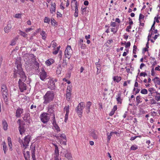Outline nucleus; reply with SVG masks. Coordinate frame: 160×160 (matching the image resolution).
<instances>
[{"label": "nucleus", "mask_w": 160, "mask_h": 160, "mask_svg": "<svg viewBox=\"0 0 160 160\" xmlns=\"http://www.w3.org/2000/svg\"><path fill=\"white\" fill-rule=\"evenodd\" d=\"M16 65V68H15L14 70V76L15 77L17 76V74H18L20 77L22 78V81H25L26 80V76L23 71L22 67L21 58L18 57L16 59L15 63Z\"/></svg>", "instance_id": "obj_1"}, {"label": "nucleus", "mask_w": 160, "mask_h": 160, "mask_svg": "<svg viewBox=\"0 0 160 160\" xmlns=\"http://www.w3.org/2000/svg\"><path fill=\"white\" fill-rule=\"evenodd\" d=\"M54 96V94L53 92L50 91H47L43 97L44 100L43 104H47L52 101Z\"/></svg>", "instance_id": "obj_2"}, {"label": "nucleus", "mask_w": 160, "mask_h": 160, "mask_svg": "<svg viewBox=\"0 0 160 160\" xmlns=\"http://www.w3.org/2000/svg\"><path fill=\"white\" fill-rule=\"evenodd\" d=\"M84 107V102H81L78 104L76 109L77 113L79 115V117H81L82 113V110Z\"/></svg>", "instance_id": "obj_3"}, {"label": "nucleus", "mask_w": 160, "mask_h": 160, "mask_svg": "<svg viewBox=\"0 0 160 160\" xmlns=\"http://www.w3.org/2000/svg\"><path fill=\"white\" fill-rule=\"evenodd\" d=\"M48 114L46 113H43L40 115L41 120L44 123L47 122L49 120L50 118L48 116Z\"/></svg>", "instance_id": "obj_4"}, {"label": "nucleus", "mask_w": 160, "mask_h": 160, "mask_svg": "<svg viewBox=\"0 0 160 160\" xmlns=\"http://www.w3.org/2000/svg\"><path fill=\"white\" fill-rule=\"evenodd\" d=\"M18 84L21 92H22L26 90L27 89V86L26 84L22 82L21 79L19 80Z\"/></svg>", "instance_id": "obj_5"}, {"label": "nucleus", "mask_w": 160, "mask_h": 160, "mask_svg": "<svg viewBox=\"0 0 160 160\" xmlns=\"http://www.w3.org/2000/svg\"><path fill=\"white\" fill-rule=\"evenodd\" d=\"M72 53V50L70 46L68 45L65 52V55L66 57L69 58Z\"/></svg>", "instance_id": "obj_6"}, {"label": "nucleus", "mask_w": 160, "mask_h": 160, "mask_svg": "<svg viewBox=\"0 0 160 160\" xmlns=\"http://www.w3.org/2000/svg\"><path fill=\"white\" fill-rule=\"evenodd\" d=\"M31 140V136L28 135L26 136L24 138V143L23 144V147H25L24 149L27 148L28 146V144Z\"/></svg>", "instance_id": "obj_7"}, {"label": "nucleus", "mask_w": 160, "mask_h": 160, "mask_svg": "<svg viewBox=\"0 0 160 160\" xmlns=\"http://www.w3.org/2000/svg\"><path fill=\"white\" fill-rule=\"evenodd\" d=\"M55 149L54 151V156L52 158L51 160H59L58 158L59 150L58 146L56 145H54Z\"/></svg>", "instance_id": "obj_8"}, {"label": "nucleus", "mask_w": 160, "mask_h": 160, "mask_svg": "<svg viewBox=\"0 0 160 160\" xmlns=\"http://www.w3.org/2000/svg\"><path fill=\"white\" fill-rule=\"evenodd\" d=\"M20 120L19 119L18 121V122H19V131L20 132V133L21 135H22L23 133L25 132V124L22 123H20Z\"/></svg>", "instance_id": "obj_9"}, {"label": "nucleus", "mask_w": 160, "mask_h": 160, "mask_svg": "<svg viewBox=\"0 0 160 160\" xmlns=\"http://www.w3.org/2000/svg\"><path fill=\"white\" fill-rule=\"evenodd\" d=\"M49 88L52 90L55 89L56 86L53 78L50 79L48 82Z\"/></svg>", "instance_id": "obj_10"}, {"label": "nucleus", "mask_w": 160, "mask_h": 160, "mask_svg": "<svg viewBox=\"0 0 160 160\" xmlns=\"http://www.w3.org/2000/svg\"><path fill=\"white\" fill-rule=\"evenodd\" d=\"M39 75L42 81H44L46 77L47 73L46 72L44 71L43 69L41 70V71L40 72Z\"/></svg>", "instance_id": "obj_11"}, {"label": "nucleus", "mask_w": 160, "mask_h": 160, "mask_svg": "<svg viewBox=\"0 0 160 160\" xmlns=\"http://www.w3.org/2000/svg\"><path fill=\"white\" fill-rule=\"evenodd\" d=\"M23 120L26 122L30 124V114L28 113H26L23 118Z\"/></svg>", "instance_id": "obj_12"}, {"label": "nucleus", "mask_w": 160, "mask_h": 160, "mask_svg": "<svg viewBox=\"0 0 160 160\" xmlns=\"http://www.w3.org/2000/svg\"><path fill=\"white\" fill-rule=\"evenodd\" d=\"M11 28V23L9 21L8 22L7 26L4 27V30L6 33H8L10 31Z\"/></svg>", "instance_id": "obj_13"}, {"label": "nucleus", "mask_w": 160, "mask_h": 160, "mask_svg": "<svg viewBox=\"0 0 160 160\" xmlns=\"http://www.w3.org/2000/svg\"><path fill=\"white\" fill-rule=\"evenodd\" d=\"M65 157L68 159V160H72L71 159L72 158V155L71 153L68 152L67 150H65V151L64 152Z\"/></svg>", "instance_id": "obj_14"}, {"label": "nucleus", "mask_w": 160, "mask_h": 160, "mask_svg": "<svg viewBox=\"0 0 160 160\" xmlns=\"http://www.w3.org/2000/svg\"><path fill=\"white\" fill-rule=\"evenodd\" d=\"M23 109L20 108H18L16 112V116L17 117H19L21 116V114L23 112Z\"/></svg>", "instance_id": "obj_15"}, {"label": "nucleus", "mask_w": 160, "mask_h": 160, "mask_svg": "<svg viewBox=\"0 0 160 160\" xmlns=\"http://www.w3.org/2000/svg\"><path fill=\"white\" fill-rule=\"evenodd\" d=\"M92 104V102H87V103L86 105V111L87 113H88L90 111V107L91 106Z\"/></svg>", "instance_id": "obj_16"}, {"label": "nucleus", "mask_w": 160, "mask_h": 160, "mask_svg": "<svg viewBox=\"0 0 160 160\" xmlns=\"http://www.w3.org/2000/svg\"><path fill=\"white\" fill-rule=\"evenodd\" d=\"M75 11L74 13V16L76 18L78 17V3L76 2L75 3Z\"/></svg>", "instance_id": "obj_17"}, {"label": "nucleus", "mask_w": 160, "mask_h": 160, "mask_svg": "<svg viewBox=\"0 0 160 160\" xmlns=\"http://www.w3.org/2000/svg\"><path fill=\"white\" fill-rule=\"evenodd\" d=\"M23 153L24 155V156L25 160H28V158H30V152L29 151L26 152V153L25 152V151L24 150L23 151Z\"/></svg>", "instance_id": "obj_18"}, {"label": "nucleus", "mask_w": 160, "mask_h": 160, "mask_svg": "<svg viewBox=\"0 0 160 160\" xmlns=\"http://www.w3.org/2000/svg\"><path fill=\"white\" fill-rule=\"evenodd\" d=\"M152 80L153 81L155 84L157 83L158 85H160V79L159 78L156 77Z\"/></svg>", "instance_id": "obj_19"}, {"label": "nucleus", "mask_w": 160, "mask_h": 160, "mask_svg": "<svg viewBox=\"0 0 160 160\" xmlns=\"http://www.w3.org/2000/svg\"><path fill=\"white\" fill-rule=\"evenodd\" d=\"M52 8L50 9L51 13H52V11L55 12L56 10V4L55 3H51Z\"/></svg>", "instance_id": "obj_20"}, {"label": "nucleus", "mask_w": 160, "mask_h": 160, "mask_svg": "<svg viewBox=\"0 0 160 160\" xmlns=\"http://www.w3.org/2000/svg\"><path fill=\"white\" fill-rule=\"evenodd\" d=\"M53 108L52 105H49L48 106V112L50 114H54L53 113L54 112Z\"/></svg>", "instance_id": "obj_21"}, {"label": "nucleus", "mask_w": 160, "mask_h": 160, "mask_svg": "<svg viewBox=\"0 0 160 160\" xmlns=\"http://www.w3.org/2000/svg\"><path fill=\"white\" fill-rule=\"evenodd\" d=\"M113 81L115 82H118L121 80V78L118 76H115L113 78Z\"/></svg>", "instance_id": "obj_22"}, {"label": "nucleus", "mask_w": 160, "mask_h": 160, "mask_svg": "<svg viewBox=\"0 0 160 160\" xmlns=\"http://www.w3.org/2000/svg\"><path fill=\"white\" fill-rule=\"evenodd\" d=\"M2 96L4 98V100L5 102H7L8 100L7 98V95H8L7 92H2Z\"/></svg>", "instance_id": "obj_23"}, {"label": "nucleus", "mask_w": 160, "mask_h": 160, "mask_svg": "<svg viewBox=\"0 0 160 160\" xmlns=\"http://www.w3.org/2000/svg\"><path fill=\"white\" fill-rule=\"evenodd\" d=\"M116 99L118 103L121 104L122 103V99L121 98V94L120 93L118 94V97L116 98Z\"/></svg>", "instance_id": "obj_24"}, {"label": "nucleus", "mask_w": 160, "mask_h": 160, "mask_svg": "<svg viewBox=\"0 0 160 160\" xmlns=\"http://www.w3.org/2000/svg\"><path fill=\"white\" fill-rule=\"evenodd\" d=\"M141 99L142 98H141L140 96H138L136 97V100L137 102V105H138V104L141 103L142 102V101H141Z\"/></svg>", "instance_id": "obj_25"}, {"label": "nucleus", "mask_w": 160, "mask_h": 160, "mask_svg": "<svg viewBox=\"0 0 160 160\" xmlns=\"http://www.w3.org/2000/svg\"><path fill=\"white\" fill-rule=\"evenodd\" d=\"M2 145H3V150L4 152V153L5 154L6 153V152L7 150V148L6 145V143L5 142H2Z\"/></svg>", "instance_id": "obj_26"}, {"label": "nucleus", "mask_w": 160, "mask_h": 160, "mask_svg": "<svg viewBox=\"0 0 160 160\" xmlns=\"http://www.w3.org/2000/svg\"><path fill=\"white\" fill-rule=\"evenodd\" d=\"M2 124L3 125V129L5 130H7L8 128V126L7 122L5 121L3 122Z\"/></svg>", "instance_id": "obj_27"}, {"label": "nucleus", "mask_w": 160, "mask_h": 160, "mask_svg": "<svg viewBox=\"0 0 160 160\" xmlns=\"http://www.w3.org/2000/svg\"><path fill=\"white\" fill-rule=\"evenodd\" d=\"M34 67L36 70H38L39 68V64L36 61H35L34 62Z\"/></svg>", "instance_id": "obj_28"}, {"label": "nucleus", "mask_w": 160, "mask_h": 160, "mask_svg": "<svg viewBox=\"0 0 160 160\" xmlns=\"http://www.w3.org/2000/svg\"><path fill=\"white\" fill-rule=\"evenodd\" d=\"M18 38H15L13 39L10 45L12 46L14 45L16 43V41H17Z\"/></svg>", "instance_id": "obj_29"}, {"label": "nucleus", "mask_w": 160, "mask_h": 160, "mask_svg": "<svg viewBox=\"0 0 160 160\" xmlns=\"http://www.w3.org/2000/svg\"><path fill=\"white\" fill-rule=\"evenodd\" d=\"M64 141H63L62 142L61 141V139H60L59 142H60V144H63L64 145H66L67 144H66V142H67V139H63Z\"/></svg>", "instance_id": "obj_30"}, {"label": "nucleus", "mask_w": 160, "mask_h": 160, "mask_svg": "<svg viewBox=\"0 0 160 160\" xmlns=\"http://www.w3.org/2000/svg\"><path fill=\"white\" fill-rule=\"evenodd\" d=\"M141 93L142 94H146L148 93V91L145 89H143L141 90Z\"/></svg>", "instance_id": "obj_31"}, {"label": "nucleus", "mask_w": 160, "mask_h": 160, "mask_svg": "<svg viewBox=\"0 0 160 160\" xmlns=\"http://www.w3.org/2000/svg\"><path fill=\"white\" fill-rule=\"evenodd\" d=\"M53 126L57 132L60 131V129L57 124H55Z\"/></svg>", "instance_id": "obj_32"}, {"label": "nucleus", "mask_w": 160, "mask_h": 160, "mask_svg": "<svg viewBox=\"0 0 160 160\" xmlns=\"http://www.w3.org/2000/svg\"><path fill=\"white\" fill-rule=\"evenodd\" d=\"M91 136L94 139H97V136L94 132H92Z\"/></svg>", "instance_id": "obj_33"}, {"label": "nucleus", "mask_w": 160, "mask_h": 160, "mask_svg": "<svg viewBox=\"0 0 160 160\" xmlns=\"http://www.w3.org/2000/svg\"><path fill=\"white\" fill-rule=\"evenodd\" d=\"M41 35L42 36V38L43 39H45L46 38V37L45 36V35H46V34L45 32L42 31L41 33Z\"/></svg>", "instance_id": "obj_34"}, {"label": "nucleus", "mask_w": 160, "mask_h": 160, "mask_svg": "<svg viewBox=\"0 0 160 160\" xmlns=\"http://www.w3.org/2000/svg\"><path fill=\"white\" fill-rule=\"evenodd\" d=\"M59 137L60 139H66V137L64 134H60Z\"/></svg>", "instance_id": "obj_35"}, {"label": "nucleus", "mask_w": 160, "mask_h": 160, "mask_svg": "<svg viewBox=\"0 0 160 160\" xmlns=\"http://www.w3.org/2000/svg\"><path fill=\"white\" fill-rule=\"evenodd\" d=\"M62 65L64 67H66L67 66V63L66 61L64 60H63V62L62 63Z\"/></svg>", "instance_id": "obj_36"}, {"label": "nucleus", "mask_w": 160, "mask_h": 160, "mask_svg": "<svg viewBox=\"0 0 160 160\" xmlns=\"http://www.w3.org/2000/svg\"><path fill=\"white\" fill-rule=\"evenodd\" d=\"M50 19L47 17H45L44 19V22L45 23H49V22H50Z\"/></svg>", "instance_id": "obj_37"}, {"label": "nucleus", "mask_w": 160, "mask_h": 160, "mask_svg": "<svg viewBox=\"0 0 160 160\" xmlns=\"http://www.w3.org/2000/svg\"><path fill=\"white\" fill-rule=\"evenodd\" d=\"M20 34L24 37H26L27 36V34L21 31H20Z\"/></svg>", "instance_id": "obj_38"}, {"label": "nucleus", "mask_w": 160, "mask_h": 160, "mask_svg": "<svg viewBox=\"0 0 160 160\" xmlns=\"http://www.w3.org/2000/svg\"><path fill=\"white\" fill-rule=\"evenodd\" d=\"M144 17V16L143 14H142L141 13H140L139 15V20L140 22H141V19H143Z\"/></svg>", "instance_id": "obj_39"}, {"label": "nucleus", "mask_w": 160, "mask_h": 160, "mask_svg": "<svg viewBox=\"0 0 160 160\" xmlns=\"http://www.w3.org/2000/svg\"><path fill=\"white\" fill-rule=\"evenodd\" d=\"M107 135L108 136V137H107L108 142H109L111 139V136H112V135L109 134V132H108L107 133Z\"/></svg>", "instance_id": "obj_40"}, {"label": "nucleus", "mask_w": 160, "mask_h": 160, "mask_svg": "<svg viewBox=\"0 0 160 160\" xmlns=\"http://www.w3.org/2000/svg\"><path fill=\"white\" fill-rule=\"evenodd\" d=\"M51 23L52 25H55L56 22L55 20L53 18H51Z\"/></svg>", "instance_id": "obj_41"}, {"label": "nucleus", "mask_w": 160, "mask_h": 160, "mask_svg": "<svg viewBox=\"0 0 160 160\" xmlns=\"http://www.w3.org/2000/svg\"><path fill=\"white\" fill-rule=\"evenodd\" d=\"M138 148L137 147L136 145H132L131 147V149L133 150H135Z\"/></svg>", "instance_id": "obj_42"}, {"label": "nucleus", "mask_w": 160, "mask_h": 160, "mask_svg": "<svg viewBox=\"0 0 160 160\" xmlns=\"http://www.w3.org/2000/svg\"><path fill=\"white\" fill-rule=\"evenodd\" d=\"M69 106H68L64 108V109L66 111V113H69Z\"/></svg>", "instance_id": "obj_43"}, {"label": "nucleus", "mask_w": 160, "mask_h": 160, "mask_svg": "<svg viewBox=\"0 0 160 160\" xmlns=\"http://www.w3.org/2000/svg\"><path fill=\"white\" fill-rule=\"evenodd\" d=\"M53 122H52V123L53 125H54L55 124H57V123H56V122L55 119V115L54 114H53Z\"/></svg>", "instance_id": "obj_44"}, {"label": "nucleus", "mask_w": 160, "mask_h": 160, "mask_svg": "<svg viewBox=\"0 0 160 160\" xmlns=\"http://www.w3.org/2000/svg\"><path fill=\"white\" fill-rule=\"evenodd\" d=\"M15 17L16 18H21V14H16L15 15Z\"/></svg>", "instance_id": "obj_45"}, {"label": "nucleus", "mask_w": 160, "mask_h": 160, "mask_svg": "<svg viewBox=\"0 0 160 160\" xmlns=\"http://www.w3.org/2000/svg\"><path fill=\"white\" fill-rule=\"evenodd\" d=\"M37 106L36 105H34L33 104H32L30 107V109H34V110H36V108Z\"/></svg>", "instance_id": "obj_46"}, {"label": "nucleus", "mask_w": 160, "mask_h": 160, "mask_svg": "<svg viewBox=\"0 0 160 160\" xmlns=\"http://www.w3.org/2000/svg\"><path fill=\"white\" fill-rule=\"evenodd\" d=\"M69 113H66L65 116L64 122H66L68 119V115Z\"/></svg>", "instance_id": "obj_47"}, {"label": "nucleus", "mask_w": 160, "mask_h": 160, "mask_svg": "<svg viewBox=\"0 0 160 160\" xmlns=\"http://www.w3.org/2000/svg\"><path fill=\"white\" fill-rule=\"evenodd\" d=\"M131 45L130 42H126V44L125 45V48H128Z\"/></svg>", "instance_id": "obj_48"}, {"label": "nucleus", "mask_w": 160, "mask_h": 160, "mask_svg": "<svg viewBox=\"0 0 160 160\" xmlns=\"http://www.w3.org/2000/svg\"><path fill=\"white\" fill-rule=\"evenodd\" d=\"M155 99L158 101H159L160 100V96H156L155 97Z\"/></svg>", "instance_id": "obj_49"}, {"label": "nucleus", "mask_w": 160, "mask_h": 160, "mask_svg": "<svg viewBox=\"0 0 160 160\" xmlns=\"http://www.w3.org/2000/svg\"><path fill=\"white\" fill-rule=\"evenodd\" d=\"M150 101H151V104H156L157 103L156 101L155 100H154L153 99H151Z\"/></svg>", "instance_id": "obj_50"}, {"label": "nucleus", "mask_w": 160, "mask_h": 160, "mask_svg": "<svg viewBox=\"0 0 160 160\" xmlns=\"http://www.w3.org/2000/svg\"><path fill=\"white\" fill-rule=\"evenodd\" d=\"M83 42V40L82 39H80V41H79V45L81 46V47H82V46Z\"/></svg>", "instance_id": "obj_51"}, {"label": "nucleus", "mask_w": 160, "mask_h": 160, "mask_svg": "<svg viewBox=\"0 0 160 160\" xmlns=\"http://www.w3.org/2000/svg\"><path fill=\"white\" fill-rule=\"evenodd\" d=\"M33 29V28H27L25 30V31L27 32H28L30 31L31 30H32Z\"/></svg>", "instance_id": "obj_52"}, {"label": "nucleus", "mask_w": 160, "mask_h": 160, "mask_svg": "<svg viewBox=\"0 0 160 160\" xmlns=\"http://www.w3.org/2000/svg\"><path fill=\"white\" fill-rule=\"evenodd\" d=\"M8 144L9 147V149L10 151H12V143L10 142L8 143Z\"/></svg>", "instance_id": "obj_53"}, {"label": "nucleus", "mask_w": 160, "mask_h": 160, "mask_svg": "<svg viewBox=\"0 0 160 160\" xmlns=\"http://www.w3.org/2000/svg\"><path fill=\"white\" fill-rule=\"evenodd\" d=\"M131 28V26H128L127 27V28L126 29V30L127 32H130V30H129V29H130Z\"/></svg>", "instance_id": "obj_54"}, {"label": "nucleus", "mask_w": 160, "mask_h": 160, "mask_svg": "<svg viewBox=\"0 0 160 160\" xmlns=\"http://www.w3.org/2000/svg\"><path fill=\"white\" fill-rule=\"evenodd\" d=\"M99 62V61H98V62H96L95 63V64L96 65V66H97V68H101V65H100V64L98 63Z\"/></svg>", "instance_id": "obj_55"}, {"label": "nucleus", "mask_w": 160, "mask_h": 160, "mask_svg": "<svg viewBox=\"0 0 160 160\" xmlns=\"http://www.w3.org/2000/svg\"><path fill=\"white\" fill-rule=\"evenodd\" d=\"M69 92H68V91H67V93L66 94V97H69L71 95V94L70 93V92L71 91V90L69 89L68 90Z\"/></svg>", "instance_id": "obj_56"}, {"label": "nucleus", "mask_w": 160, "mask_h": 160, "mask_svg": "<svg viewBox=\"0 0 160 160\" xmlns=\"http://www.w3.org/2000/svg\"><path fill=\"white\" fill-rule=\"evenodd\" d=\"M18 142L20 143L21 144H22V145H23L24 142L22 141V139H21L20 138H19L18 139Z\"/></svg>", "instance_id": "obj_57"}, {"label": "nucleus", "mask_w": 160, "mask_h": 160, "mask_svg": "<svg viewBox=\"0 0 160 160\" xmlns=\"http://www.w3.org/2000/svg\"><path fill=\"white\" fill-rule=\"evenodd\" d=\"M151 75L153 76H154L155 75V73L154 71L153 68H152L151 70Z\"/></svg>", "instance_id": "obj_58"}, {"label": "nucleus", "mask_w": 160, "mask_h": 160, "mask_svg": "<svg viewBox=\"0 0 160 160\" xmlns=\"http://www.w3.org/2000/svg\"><path fill=\"white\" fill-rule=\"evenodd\" d=\"M154 90V88H150L148 89V91L150 92V94L151 95H152V91Z\"/></svg>", "instance_id": "obj_59"}, {"label": "nucleus", "mask_w": 160, "mask_h": 160, "mask_svg": "<svg viewBox=\"0 0 160 160\" xmlns=\"http://www.w3.org/2000/svg\"><path fill=\"white\" fill-rule=\"evenodd\" d=\"M147 75V74L145 72H141L140 74V76H143L144 77H145Z\"/></svg>", "instance_id": "obj_60"}, {"label": "nucleus", "mask_w": 160, "mask_h": 160, "mask_svg": "<svg viewBox=\"0 0 160 160\" xmlns=\"http://www.w3.org/2000/svg\"><path fill=\"white\" fill-rule=\"evenodd\" d=\"M110 25L112 27H115L116 26V23L115 22H112L111 23Z\"/></svg>", "instance_id": "obj_61"}, {"label": "nucleus", "mask_w": 160, "mask_h": 160, "mask_svg": "<svg viewBox=\"0 0 160 160\" xmlns=\"http://www.w3.org/2000/svg\"><path fill=\"white\" fill-rule=\"evenodd\" d=\"M160 18V17H155L154 18V19H155L154 21H155V22H156L157 23H159V21L158 20V18Z\"/></svg>", "instance_id": "obj_62"}, {"label": "nucleus", "mask_w": 160, "mask_h": 160, "mask_svg": "<svg viewBox=\"0 0 160 160\" xmlns=\"http://www.w3.org/2000/svg\"><path fill=\"white\" fill-rule=\"evenodd\" d=\"M45 62H46V64H47L48 65H50L51 63V62H50V61H49L48 60H47Z\"/></svg>", "instance_id": "obj_63"}, {"label": "nucleus", "mask_w": 160, "mask_h": 160, "mask_svg": "<svg viewBox=\"0 0 160 160\" xmlns=\"http://www.w3.org/2000/svg\"><path fill=\"white\" fill-rule=\"evenodd\" d=\"M57 14L58 17H61L62 16V14H61V13L58 12H57Z\"/></svg>", "instance_id": "obj_64"}]
</instances>
